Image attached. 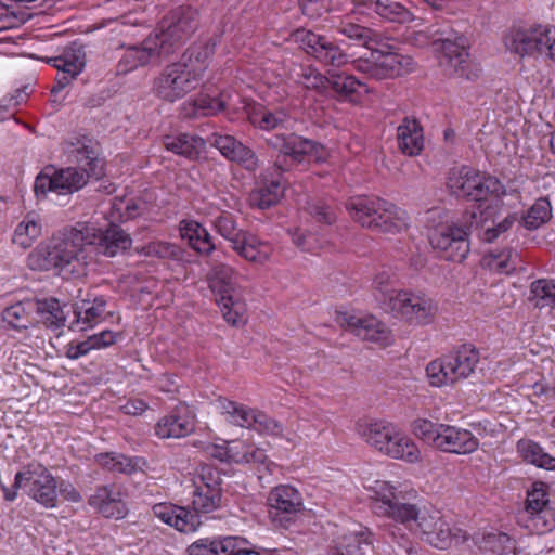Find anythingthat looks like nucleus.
Returning a JSON list of instances; mask_svg holds the SVG:
<instances>
[{
    "mask_svg": "<svg viewBox=\"0 0 555 555\" xmlns=\"http://www.w3.org/2000/svg\"><path fill=\"white\" fill-rule=\"evenodd\" d=\"M95 461L109 472L131 474L137 470L140 459H131L120 453L111 452L98 454Z\"/></svg>",
    "mask_w": 555,
    "mask_h": 555,
    "instance_id": "obj_53",
    "label": "nucleus"
},
{
    "mask_svg": "<svg viewBox=\"0 0 555 555\" xmlns=\"http://www.w3.org/2000/svg\"><path fill=\"white\" fill-rule=\"evenodd\" d=\"M335 28L339 34L354 40L363 47H369L370 42L374 40V33L372 29L351 22L349 16L343 18Z\"/></svg>",
    "mask_w": 555,
    "mask_h": 555,
    "instance_id": "obj_57",
    "label": "nucleus"
},
{
    "mask_svg": "<svg viewBox=\"0 0 555 555\" xmlns=\"http://www.w3.org/2000/svg\"><path fill=\"white\" fill-rule=\"evenodd\" d=\"M199 80L185 68L184 63L168 64L155 78L153 91L157 98L173 103L192 92Z\"/></svg>",
    "mask_w": 555,
    "mask_h": 555,
    "instance_id": "obj_16",
    "label": "nucleus"
},
{
    "mask_svg": "<svg viewBox=\"0 0 555 555\" xmlns=\"http://www.w3.org/2000/svg\"><path fill=\"white\" fill-rule=\"evenodd\" d=\"M152 509L160 521L184 533L196 531L202 524L198 514L172 503H158Z\"/></svg>",
    "mask_w": 555,
    "mask_h": 555,
    "instance_id": "obj_30",
    "label": "nucleus"
},
{
    "mask_svg": "<svg viewBox=\"0 0 555 555\" xmlns=\"http://www.w3.org/2000/svg\"><path fill=\"white\" fill-rule=\"evenodd\" d=\"M530 300L540 308L555 309V279H540L531 283Z\"/></svg>",
    "mask_w": 555,
    "mask_h": 555,
    "instance_id": "obj_52",
    "label": "nucleus"
},
{
    "mask_svg": "<svg viewBox=\"0 0 555 555\" xmlns=\"http://www.w3.org/2000/svg\"><path fill=\"white\" fill-rule=\"evenodd\" d=\"M294 81L309 90L323 92L328 85V78L312 66H298L293 73Z\"/></svg>",
    "mask_w": 555,
    "mask_h": 555,
    "instance_id": "obj_54",
    "label": "nucleus"
},
{
    "mask_svg": "<svg viewBox=\"0 0 555 555\" xmlns=\"http://www.w3.org/2000/svg\"><path fill=\"white\" fill-rule=\"evenodd\" d=\"M212 224L216 231L225 240L231 243V247H234V242L240 241L241 237L246 233L236 228V222L233 217L221 211L218 216L212 219Z\"/></svg>",
    "mask_w": 555,
    "mask_h": 555,
    "instance_id": "obj_59",
    "label": "nucleus"
},
{
    "mask_svg": "<svg viewBox=\"0 0 555 555\" xmlns=\"http://www.w3.org/2000/svg\"><path fill=\"white\" fill-rule=\"evenodd\" d=\"M36 299L16 301L1 312L3 327L16 332L27 330L36 324Z\"/></svg>",
    "mask_w": 555,
    "mask_h": 555,
    "instance_id": "obj_34",
    "label": "nucleus"
},
{
    "mask_svg": "<svg viewBox=\"0 0 555 555\" xmlns=\"http://www.w3.org/2000/svg\"><path fill=\"white\" fill-rule=\"evenodd\" d=\"M426 376L433 387L451 386L456 383L447 354L427 364Z\"/></svg>",
    "mask_w": 555,
    "mask_h": 555,
    "instance_id": "obj_50",
    "label": "nucleus"
},
{
    "mask_svg": "<svg viewBox=\"0 0 555 555\" xmlns=\"http://www.w3.org/2000/svg\"><path fill=\"white\" fill-rule=\"evenodd\" d=\"M194 430V415L185 405L177 406L169 415L162 417L155 434L162 439L182 438Z\"/></svg>",
    "mask_w": 555,
    "mask_h": 555,
    "instance_id": "obj_31",
    "label": "nucleus"
},
{
    "mask_svg": "<svg viewBox=\"0 0 555 555\" xmlns=\"http://www.w3.org/2000/svg\"><path fill=\"white\" fill-rule=\"evenodd\" d=\"M505 49L520 57L555 63V26L512 27L503 37Z\"/></svg>",
    "mask_w": 555,
    "mask_h": 555,
    "instance_id": "obj_8",
    "label": "nucleus"
},
{
    "mask_svg": "<svg viewBox=\"0 0 555 555\" xmlns=\"http://www.w3.org/2000/svg\"><path fill=\"white\" fill-rule=\"evenodd\" d=\"M41 234V218L37 212L30 211L16 224L12 234V244L26 250L33 246Z\"/></svg>",
    "mask_w": 555,
    "mask_h": 555,
    "instance_id": "obj_40",
    "label": "nucleus"
},
{
    "mask_svg": "<svg viewBox=\"0 0 555 555\" xmlns=\"http://www.w3.org/2000/svg\"><path fill=\"white\" fill-rule=\"evenodd\" d=\"M232 249L246 261L257 264L267 263L273 253V247L269 242L262 241L256 235L247 232L240 241L234 242V247Z\"/></svg>",
    "mask_w": 555,
    "mask_h": 555,
    "instance_id": "obj_36",
    "label": "nucleus"
},
{
    "mask_svg": "<svg viewBox=\"0 0 555 555\" xmlns=\"http://www.w3.org/2000/svg\"><path fill=\"white\" fill-rule=\"evenodd\" d=\"M336 555H373L371 532L360 525L341 529L334 539Z\"/></svg>",
    "mask_w": 555,
    "mask_h": 555,
    "instance_id": "obj_28",
    "label": "nucleus"
},
{
    "mask_svg": "<svg viewBox=\"0 0 555 555\" xmlns=\"http://www.w3.org/2000/svg\"><path fill=\"white\" fill-rule=\"evenodd\" d=\"M447 188L452 195L468 198L482 206L488 202L496 203L506 194L504 186L496 178L465 166L450 170Z\"/></svg>",
    "mask_w": 555,
    "mask_h": 555,
    "instance_id": "obj_11",
    "label": "nucleus"
},
{
    "mask_svg": "<svg viewBox=\"0 0 555 555\" xmlns=\"http://www.w3.org/2000/svg\"><path fill=\"white\" fill-rule=\"evenodd\" d=\"M351 4L353 14L375 13L386 21L400 24L415 20L414 14L408 8L395 0H351Z\"/></svg>",
    "mask_w": 555,
    "mask_h": 555,
    "instance_id": "obj_26",
    "label": "nucleus"
},
{
    "mask_svg": "<svg viewBox=\"0 0 555 555\" xmlns=\"http://www.w3.org/2000/svg\"><path fill=\"white\" fill-rule=\"evenodd\" d=\"M218 474L209 466H203L193 479L192 505L194 513H211L221 504V488Z\"/></svg>",
    "mask_w": 555,
    "mask_h": 555,
    "instance_id": "obj_20",
    "label": "nucleus"
},
{
    "mask_svg": "<svg viewBox=\"0 0 555 555\" xmlns=\"http://www.w3.org/2000/svg\"><path fill=\"white\" fill-rule=\"evenodd\" d=\"M96 240L100 251L107 257L127 250L132 243L130 235L117 225L102 232L92 223L78 222L38 244L28 254L27 266L35 271L55 270L63 278H82L93 260Z\"/></svg>",
    "mask_w": 555,
    "mask_h": 555,
    "instance_id": "obj_1",
    "label": "nucleus"
},
{
    "mask_svg": "<svg viewBox=\"0 0 555 555\" xmlns=\"http://www.w3.org/2000/svg\"><path fill=\"white\" fill-rule=\"evenodd\" d=\"M164 57H167V54L163 52L157 38L151 34L140 44L130 46L124 51L117 65V72L127 74L150 63L159 62Z\"/></svg>",
    "mask_w": 555,
    "mask_h": 555,
    "instance_id": "obj_24",
    "label": "nucleus"
},
{
    "mask_svg": "<svg viewBox=\"0 0 555 555\" xmlns=\"http://www.w3.org/2000/svg\"><path fill=\"white\" fill-rule=\"evenodd\" d=\"M163 142L166 150L189 159L198 158L206 146L201 137L190 133L166 135Z\"/></svg>",
    "mask_w": 555,
    "mask_h": 555,
    "instance_id": "obj_42",
    "label": "nucleus"
},
{
    "mask_svg": "<svg viewBox=\"0 0 555 555\" xmlns=\"http://www.w3.org/2000/svg\"><path fill=\"white\" fill-rule=\"evenodd\" d=\"M393 276L387 270L377 272L373 279V288L375 298L378 300L382 309L385 311L387 299L398 289H393Z\"/></svg>",
    "mask_w": 555,
    "mask_h": 555,
    "instance_id": "obj_60",
    "label": "nucleus"
},
{
    "mask_svg": "<svg viewBox=\"0 0 555 555\" xmlns=\"http://www.w3.org/2000/svg\"><path fill=\"white\" fill-rule=\"evenodd\" d=\"M36 323H42L47 327L60 328L65 325L66 315L60 301L54 298L36 300Z\"/></svg>",
    "mask_w": 555,
    "mask_h": 555,
    "instance_id": "obj_48",
    "label": "nucleus"
},
{
    "mask_svg": "<svg viewBox=\"0 0 555 555\" xmlns=\"http://www.w3.org/2000/svg\"><path fill=\"white\" fill-rule=\"evenodd\" d=\"M447 357L456 383L470 377L480 360L478 350L472 345H463Z\"/></svg>",
    "mask_w": 555,
    "mask_h": 555,
    "instance_id": "obj_39",
    "label": "nucleus"
},
{
    "mask_svg": "<svg viewBox=\"0 0 555 555\" xmlns=\"http://www.w3.org/2000/svg\"><path fill=\"white\" fill-rule=\"evenodd\" d=\"M180 233L190 246L198 253L210 254L215 249L208 231L194 220H184L180 223Z\"/></svg>",
    "mask_w": 555,
    "mask_h": 555,
    "instance_id": "obj_46",
    "label": "nucleus"
},
{
    "mask_svg": "<svg viewBox=\"0 0 555 555\" xmlns=\"http://www.w3.org/2000/svg\"><path fill=\"white\" fill-rule=\"evenodd\" d=\"M141 251L145 256L157 257L160 259L177 258L179 255V248L176 245L162 241L150 242L142 247Z\"/></svg>",
    "mask_w": 555,
    "mask_h": 555,
    "instance_id": "obj_63",
    "label": "nucleus"
},
{
    "mask_svg": "<svg viewBox=\"0 0 555 555\" xmlns=\"http://www.w3.org/2000/svg\"><path fill=\"white\" fill-rule=\"evenodd\" d=\"M502 206V201L488 202L486 205L479 204L477 211L472 215V224L483 229L482 237L487 242H493L500 235L508 231L516 221L513 214H508L500 218L499 211Z\"/></svg>",
    "mask_w": 555,
    "mask_h": 555,
    "instance_id": "obj_23",
    "label": "nucleus"
},
{
    "mask_svg": "<svg viewBox=\"0 0 555 555\" xmlns=\"http://www.w3.org/2000/svg\"><path fill=\"white\" fill-rule=\"evenodd\" d=\"M69 157L75 162L80 172L89 177L99 178L102 175V160L98 157L96 152L88 144H81L69 151Z\"/></svg>",
    "mask_w": 555,
    "mask_h": 555,
    "instance_id": "obj_47",
    "label": "nucleus"
},
{
    "mask_svg": "<svg viewBox=\"0 0 555 555\" xmlns=\"http://www.w3.org/2000/svg\"><path fill=\"white\" fill-rule=\"evenodd\" d=\"M328 85L341 96H351L363 87L362 82L352 75L335 74L328 78Z\"/></svg>",
    "mask_w": 555,
    "mask_h": 555,
    "instance_id": "obj_62",
    "label": "nucleus"
},
{
    "mask_svg": "<svg viewBox=\"0 0 555 555\" xmlns=\"http://www.w3.org/2000/svg\"><path fill=\"white\" fill-rule=\"evenodd\" d=\"M258 434L263 436H270L273 438H284V427L283 425L266 414L264 412L257 410L255 417L253 418L251 427Z\"/></svg>",
    "mask_w": 555,
    "mask_h": 555,
    "instance_id": "obj_58",
    "label": "nucleus"
},
{
    "mask_svg": "<svg viewBox=\"0 0 555 555\" xmlns=\"http://www.w3.org/2000/svg\"><path fill=\"white\" fill-rule=\"evenodd\" d=\"M214 406L216 411L224 417L225 422L243 428L251 427L253 418L255 417L257 411V409L229 400L223 397L216 399Z\"/></svg>",
    "mask_w": 555,
    "mask_h": 555,
    "instance_id": "obj_38",
    "label": "nucleus"
},
{
    "mask_svg": "<svg viewBox=\"0 0 555 555\" xmlns=\"http://www.w3.org/2000/svg\"><path fill=\"white\" fill-rule=\"evenodd\" d=\"M291 38L307 54L324 65L343 67L350 62V56L340 47L312 30L298 28L291 34Z\"/></svg>",
    "mask_w": 555,
    "mask_h": 555,
    "instance_id": "obj_17",
    "label": "nucleus"
},
{
    "mask_svg": "<svg viewBox=\"0 0 555 555\" xmlns=\"http://www.w3.org/2000/svg\"><path fill=\"white\" fill-rule=\"evenodd\" d=\"M284 193L281 176L268 178L261 177L257 188L250 194V204L260 209L275 205Z\"/></svg>",
    "mask_w": 555,
    "mask_h": 555,
    "instance_id": "obj_41",
    "label": "nucleus"
},
{
    "mask_svg": "<svg viewBox=\"0 0 555 555\" xmlns=\"http://www.w3.org/2000/svg\"><path fill=\"white\" fill-rule=\"evenodd\" d=\"M380 217L375 228L378 233L397 235L408 232L411 227L409 212L389 201L385 202Z\"/></svg>",
    "mask_w": 555,
    "mask_h": 555,
    "instance_id": "obj_35",
    "label": "nucleus"
},
{
    "mask_svg": "<svg viewBox=\"0 0 555 555\" xmlns=\"http://www.w3.org/2000/svg\"><path fill=\"white\" fill-rule=\"evenodd\" d=\"M243 276L231 266L218 263L207 274L209 289L227 323L233 326L247 322V304L240 280Z\"/></svg>",
    "mask_w": 555,
    "mask_h": 555,
    "instance_id": "obj_6",
    "label": "nucleus"
},
{
    "mask_svg": "<svg viewBox=\"0 0 555 555\" xmlns=\"http://www.w3.org/2000/svg\"><path fill=\"white\" fill-rule=\"evenodd\" d=\"M518 255L512 248L493 249L481 259L482 268L496 274H509L515 271Z\"/></svg>",
    "mask_w": 555,
    "mask_h": 555,
    "instance_id": "obj_45",
    "label": "nucleus"
},
{
    "mask_svg": "<svg viewBox=\"0 0 555 555\" xmlns=\"http://www.w3.org/2000/svg\"><path fill=\"white\" fill-rule=\"evenodd\" d=\"M486 547L499 555H517L516 541L504 532H492L485 538Z\"/></svg>",
    "mask_w": 555,
    "mask_h": 555,
    "instance_id": "obj_61",
    "label": "nucleus"
},
{
    "mask_svg": "<svg viewBox=\"0 0 555 555\" xmlns=\"http://www.w3.org/2000/svg\"><path fill=\"white\" fill-rule=\"evenodd\" d=\"M268 142L283 155L289 156L296 162H301L305 158L322 162L326 158V151L322 145L293 133L289 135H276Z\"/></svg>",
    "mask_w": 555,
    "mask_h": 555,
    "instance_id": "obj_25",
    "label": "nucleus"
},
{
    "mask_svg": "<svg viewBox=\"0 0 555 555\" xmlns=\"http://www.w3.org/2000/svg\"><path fill=\"white\" fill-rule=\"evenodd\" d=\"M548 503V486L534 482L527 492L526 506L517 518L518 525L534 534L552 531L555 528V513Z\"/></svg>",
    "mask_w": 555,
    "mask_h": 555,
    "instance_id": "obj_14",
    "label": "nucleus"
},
{
    "mask_svg": "<svg viewBox=\"0 0 555 555\" xmlns=\"http://www.w3.org/2000/svg\"><path fill=\"white\" fill-rule=\"evenodd\" d=\"M517 452L521 459L532 465L547 470H555V457L545 453L534 441L521 439L517 442Z\"/></svg>",
    "mask_w": 555,
    "mask_h": 555,
    "instance_id": "obj_49",
    "label": "nucleus"
},
{
    "mask_svg": "<svg viewBox=\"0 0 555 555\" xmlns=\"http://www.w3.org/2000/svg\"><path fill=\"white\" fill-rule=\"evenodd\" d=\"M46 62L56 68L60 74L52 92H59L66 88L86 66V52L83 47L73 43L64 48L56 56L47 57Z\"/></svg>",
    "mask_w": 555,
    "mask_h": 555,
    "instance_id": "obj_21",
    "label": "nucleus"
},
{
    "mask_svg": "<svg viewBox=\"0 0 555 555\" xmlns=\"http://www.w3.org/2000/svg\"><path fill=\"white\" fill-rule=\"evenodd\" d=\"M269 515L280 527L287 528L304 508L299 491L288 485L273 488L268 495Z\"/></svg>",
    "mask_w": 555,
    "mask_h": 555,
    "instance_id": "obj_18",
    "label": "nucleus"
},
{
    "mask_svg": "<svg viewBox=\"0 0 555 555\" xmlns=\"http://www.w3.org/2000/svg\"><path fill=\"white\" fill-rule=\"evenodd\" d=\"M230 94L225 91L221 92L218 98L208 94H199L194 100V115L214 116L227 107Z\"/></svg>",
    "mask_w": 555,
    "mask_h": 555,
    "instance_id": "obj_55",
    "label": "nucleus"
},
{
    "mask_svg": "<svg viewBox=\"0 0 555 555\" xmlns=\"http://www.w3.org/2000/svg\"><path fill=\"white\" fill-rule=\"evenodd\" d=\"M552 217V206L546 198H539L529 208L522 218V223L528 230H535L547 222Z\"/></svg>",
    "mask_w": 555,
    "mask_h": 555,
    "instance_id": "obj_56",
    "label": "nucleus"
},
{
    "mask_svg": "<svg viewBox=\"0 0 555 555\" xmlns=\"http://www.w3.org/2000/svg\"><path fill=\"white\" fill-rule=\"evenodd\" d=\"M357 431L370 447L390 459L409 464L420 463L423 459L414 439L392 423L358 422Z\"/></svg>",
    "mask_w": 555,
    "mask_h": 555,
    "instance_id": "obj_3",
    "label": "nucleus"
},
{
    "mask_svg": "<svg viewBox=\"0 0 555 555\" xmlns=\"http://www.w3.org/2000/svg\"><path fill=\"white\" fill-rule=\"evenodd\" d=\"M125 493L116 485L98 487L90 495L88 503L98 513L106 518L121 519L127 515L124 501Z\"/></svg>",
    "mask_w": 555,
    "mask_h": 555,
    "instance_id": "obj_27",
    "label": "nucleus"
},
{
    "mask_svg": "<svg viewBox=\"0 0 555 555\" xmlns=\"http://www.w3.org/2000/svg\"><path fill=\"white\" fill-rule=\"evenodd\" d=\"M216 44L217 40L215 38L199 39L184 51L178 62L184 63L185 68L201 81L215 52Z\"/></svg>",
    "mask_w": 555,
    "mask_h": 555,
    "instance_id": "obj_33",
    "label": "nucleus"
},
{
    "mask_svg": "<svg viewBox=\"0 0 555 555\" xmlns=\"http://www.w3.org/2000/svg\"><path fill=\"white\" fill-rule=\"evenodd\" d=\"M246 546V540L241 537H224L216 539L215 547H217L218 555H237L243 552Z\"/></svg>",
    "mask_w": 555,
    "mask_h": 555,
    "instance_id": "obj_64",
    "label": "nucleus"
},
{
    "mask_svg": "<svg viewBox=\"0 0 555 555\" xmlns=\"http://www.w3.org/2000/svg\"><path fill=\"white\" fill-rule=\"evenodd\" d=\"M197 26L198 12L191 7H179L163 18L159 30L152 35L157 38L163 52L168 56L196 30Z\"/></svg>",
    "mask_w": 555,
    "mask_h": 555,
    "instance_id": "obj_15",
    "label": "nucleus"
},
{
    "mask_svg": "<svg viewBox=\"0 0 555 555\" xmlns=\"http://www.w3.org/2000/svg\"><path fill=\"white\" fill-rule=\"evenodd\" d=\"M412 42L424 47L433 44L439 52V63L443 72L453 77L474 80L479 77L480 67L475 63L468 52L467 39L459 34H451L446 38L437 37V33L417 31L412 37Z\"/></svg>",
    "mask_w": 555,
    "mask_h": 555,
    "instance_id": "obj_4",
    "label": "nucleus"
},
{
    "mask_svg": "<svg viewBox=\"0 0 555 555\" xmlns=\"http://www.w3.org/2000/svg\"><path fill=\"white\" fill-rule=\"evenodd\" d=\"M17 490L46 508L57 506V480L53 474L40 463H29L17 472L12 488L2 486L4 499L14 501Z\"/></svg>",
    "mask_w": 555,
    "mask_h": 555,
    "instance_id": "obj_10",
    "label": "nucleus"
},
{
    "mask_svg": "<svg viewBox=\"0 0 555 555\" xmlns=\"http://www.w3.org/2000/svg\"><path fill=\"white\" fill-rule=\"evenodd\" d=\"M338 323L349 328L358 337L376 343L380 346L391 344L389 328L374 315L344 312L338 315Z\"/></svg>",
    "mask_w": 555,
    "mask_h": 555,
    "instance_id": "obj_22",
    "label": "nucleus"
},
{
    "mask_svg": "<svg viewBox=\"0 0 555 555\" xmlns=\"http://www.w3.org/2000/svg\"><path fill=\"white\" fill-rule=\"evenodd\" d=\"M412 431L420 440L442 452L466 455L479 448V440L472 431L454 425L418 417L412 423Z\"/></svg>",
    "mask_w": 555,
    "mask_h": 555,
    "instance_id": "obj_9",
    "label": "nucleus"
},
{
    "mask_svg": "<svg viewBox=\"0 0 555 555\" xmlns=\"http://www.w3.org/2000/svg\"><path fill=\"white\" fill-rule=\"evenodd\" d=\"M410 515L405 516L400 525L402 531L414 534L423 543L437 550H448L453 545H459L468 539L466 531L456 527L443 515V513L434 507H420L413 504Z\"/></svg>",
    "mask_w": 555,
    "mask_h": 555,
    "instance_id": "obj_2",
    "label": "nucleus"
},
{
    "mask_svg": "<svg viewBox=\"0 0 555 555\" xmlns=\"http://www.w3.org/2000/svg\"><path fill=\"white\" fill-rule=\"evenodd\" d=\"M231 462L240 464H264L267 461L266 451L261 448L244 441H232L228 444L224 454H220Z\"/></svg>",
    "mask_w": 555,
    "mask_h": 555,
    "instance_id": "obj_44",
    "label": "nucleus"
},
{
    "mask_svg": "<svg viewBox=\"0 0 555 555\" xmlns=\"http://www.w3.org/2000/svg\"><path fill=\"white\" fill-rule=\"evenodd\" d=\"M399 150L408 156H417L424 149L423 128L415 119L404 118L397 128Z\"/></svg>",
    "mask_w": 555,
    "mask_h": 555,
    "instance_id": "obj_37",
    "label": "nucleus"
},
{
    "mask_svg": "<svg viewBox=\"0 0 555 555\" xmlns=\"http://www.w3.org/2000/svg\"><path fill=\"white\" fill-rule=\"evenodd\" d=\"M211 144L232 162L241 164L245 169L255 171L258 168V158L255 153L238 142L234 137L212 134Z\"/></svg>",
    "mask_w": 555,
    "mask_h": 555,
    "instance_id": "obj_32",
    "label": "nucleus"
},
{
    "mask_svg": "<svg viewBox=\"0 0 555 555\" xmlns=\"http://www.w3.org/2000/svg\"><path fill=\"white\" fill-rule=\"evenodd\" d=\"M249 121L261 130H274L286 127L291 117L284 108L269 109L262 105L253 107L248 113Z\"/></svg>",
    "mask_w": 555,
    "mask_h": 555,
    "instance_id": "obj_43",
    "label": "nucleus"
},
{
    "mask_svg": "<svg viewBox=\"0 0 555 555\" xmlns=\"http://www.w3.org/2000/svg\"><path fill=\"white\" fill-rule=\"evenodd\" d=\"M351 62L357 72L377 80L409 74L415 66L411 56L401 54L392 48L372 50L370 57L361 56Z\"/></svg>",
    "mask_w": 555,
    "mask_h": 555,
    "instance_id": "obj_13",
    "label": "nucleus"
},
{
    "mask_svg": "<svg viewBox=\"0 0 555 555\" xmlns=\"http://www.w3.org/2000/svg\"><path fill=\"white\" fill-rule=\"evenodd\" d=\"M385 311L409 325L425 326L434 322L438 307L424 293L399 289L387 299Z\"/></svg>",
    "mask_w": 555,
    "mask_h": 555,
    "instance_id": "obj_12",
    "label": "nucleus"
},
{
    "mask_svg": "<svg viewBox=\"0 0 555 555\" xmlns=\"http://www.w3.org/2000/svg\"><path fill=\"white\" fill-rule=\"evenodd\" d=\"M106 302L102 297L94 300H83L76 307L77 322L82 324L81 330L93 327L98 324L105 311Z\"/></svg>",
    "mask_w": 555,
    "mask_h": 555,
    "instance_id": "obj_51",
    "label": "nucleus"
},
{
    "mask_svg": "<svg viewBox=\"0 0 555 555\" xmlns=\"http://www.w3.org/2000/svg\"><path fill=\"white\" fill-rule=\"evenodd\" d=\"M386 199L375 196H354L346 203V209L351 219L362 228L375 231L377 221L382 218V209Z\"/></svg>",
    "mask_w": 555,
    "mask_h": 555,
    "instance_id": "obj_29",
    "label": "nucleus"
},
{
    "mask_svg": "<svg viewBox=\"0 0 555 555\" xmlns=\"http://www.w3.org/2000/svg\"><path fill=\"white\" fill-rule=\"evenodd\" d=\"M87 183L86 173L77 168L68 167L61 170H46L37 176L34 190L36 195L48 193L67 195L80 190Z\"/></svg>",
    "mask_w": 555,
    "mask_h": 555,
    "instance_id": "obj_19",
    "label": "nucleus"
},
{
    "mask_svg": "<svg viewBox=\"0 0 555 555\" xmlns=\"http://www.w3.org/2000/svg\"><path fill=\"white\" fill-rule=\"evenodd\" d=\"M363 487L369 492L371 507L374 513L393 521V524L388 527V534L392 541L403 547L409 555L416 554V547L400 527L405 516L410 515L409 512L411 511L413 503L400 502L398 498V488L386 480H367Z\"/></svg>",
    "mask_w": 555,
    "mask_h": 555,
    "instance_id": "obj_5",
    "label": "nucleus"
},
{
    "mask_svg": "<svg viewBox=\"0 0 555 555\" xmlns=\"http://www.w3.org/2000/svg\"><path fill=\"white\" fill-rule=\"evenodd\" d=\"M428 240L434 250L448 261L463 262L470 250L469 235L465 228L454 223L440 209L427 211Z\"/></svg>",
    "mask_w": 555,
    "mask_h": 555,
    "instance_id": "obj_7",
    "label": "nucleus"
}]
</instances>
